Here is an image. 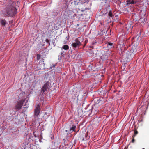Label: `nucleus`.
<instances>
[{
    "label": "nucleus",
    "instance_id": "obj_2",
    "mask_svg": "<svg viewBox=\"0 0 149 149\" xmlns=\"http://www.w3.org/2000/svg\"><path fill=\"white\" fill-rule=\"evenodd\" d=\"M25 101V100L24 99L22 100L19 101L15 106V108L17 110L20 109L23 105V103Z\"/></svg>",
    "mask_w": 149,
    "mask_h": 149
},
{
    "label": "nucleus",
    "instance_id": "obj_14",
    "mask_svg": "<svg viewBox=\"0 0 149 149\" xmlns=\"http://www.w3.org/2000/svg\"><path fill=\"white\" fill-rule=\"evenodd\" d=\"M138 133V132L136 130H135L134 131V134L133 135V137H134Z\"/></svg>",
    "mask_w": 149,
    "mask_h": 149
},
{
    "label": "nucleus",
    "instance_id": "obj_23",
    "mask_svg": "<svg viewBox=\"0 0 149 149\" xmlns=\"http://www.w3.org/2000/svg\"><path fill=\"white\" fill-rule=\"evenodd\" d=\"M144 149V148H143V149Z\"/></svg>",
    "mask_w": 149,
    "mask_h": 149
},
{
    "label": "nucleus",
    "instance_id": "obj_15",
    "mask_svg": "<svg viewBox=\"0 0 149 149\" xmlns=\"http://www.w3.org/2000/svg\"><path fill=\"white\" fill-rule=\"evenodd\" d=\"M41 56L40 55L38 54L37 55V59L39 60L40 59V57Z\"/></svg>",
    "mask_w": 149,
    "mask_h": 149
},
{
    "label": "nucleus",
    "instance_id": "obj_9",
    "mask_svg": "<svg viewBox=\"0 0 149 149\" xmlns=\"http://www.w3.org/2000/svg\"><path fill=\"white\" fill-rule=\"evenodd\" d=\"M69 49V47L67 45H65L61 47V49H64L65 50H68Z\"/></svg>",
    "mask_w": 149,
    "mask_h": 149
},
{
    "label": "nucleus",
    "instance_id": "obj_8",
    "mask_svg": "<svg viewBox=\"0 0 149 149\" xmlns=\"http://www.w3.org/2000/svg\"><path fill=\"white\" fill-rule=\"evenodd\" d=\"M107 58L108 56L105 54L103 55L100 57V59L102 61L107 59Z\"/></svg>",
    "mask_w": 149,
    "mask_h": 149
},
{
    "label": "nucleus",
    "instance_id": "obj_16",
    "mask_svg": "<svg viewBox=\"0 0 149 149\" xmlns=\"http://www.w3.org/2000/svg\"><path fill=\"white\" fill-rule=\"evenodd\" d=\"M112 45H113V43H112L108 42V44H107V45L108 46H112Z\"/></svg>",
    "mask_w": 149,
    "mask_h": 149
},
{
    "label": "nucleus",
    "instance_id": "obj_17",
    "mask_svg": "<svg viewBox=\"0 0 149 149\" xmlns=\"http://www.w3.org/2000/svg\"><path fill=\"white\" fill-rule=\"evenodd\" d=\"M134 137H133V139H132V142H134Z\"/></svg>",
    "mask_w": 149,
    "mask_h": 149
},
{
    "label": "nucleus",
    "instance_id": "obj_5",
    "mask_svg": "<svg viewBox=\"0 0 149 149\" xmlns=\"http://www.w3.org/2000/svg\"><path fill=\"white\" fill-rule=\"evenodd\" d=\"M50 86V84L49 82H47L41 88V92L44 93L45 91L48 89Z\"/></svg>",
    "mask_w": 149,
    "mask_h": 149
},
{
    "label": "nucleus",
    "instance_id": "obj_11",
    "mask_svg": "<svg viewBox=\"0 0 149 149\" xmlns=\"http://www.w3.org/2000/svg\"><path fill=\"white\" fill-rule=\"evenodd\" d=\"M0 22L1 25H5L6 24V21L5 20L2 19L0 21Z\"/></svg>",
    "mask_w": 149,
    "mask_h": 149
},
{
    "label": "nucleus",
    "instance_id": "obj_21",
    "mask_svg": "<svg viewBox=\"0 0 149 149\" xmlns=\"http://www.w3.org/2000/svg\"><path fill=\"white\" fill-rule=\"evenodd\" d=\"M107 13V12H106L105 13V14H106Z\"/></svg>",
    "mask_w": 149,
    "mask_h": 149
},
{
    "label": "nucleus",
    "instance_id": "obj_22",
    "mask_svg": "<svg viewBox=\"0 0 149 149\" xmlns=\"http://www.w3.org/2000/svg\"><path fill=\"white\" fill-rule=\"evenodd\" d=\"M91 3L90 4V6H91Z\"/></svg>",
    "mask_w": 149,
    "mask_h": 149
},
{
    "label": "nucleus",
    "instance_id": "obj_20",
    "mask_svg": "<svg viewBox=\"0 0 149 149\" xmlns=\"http://www.w3.org/2000/svg\"><path fill=\"white\" fill-rule=\"evenodd\" d=\"M54 67L55 66V64L52 65Z\"/></svg>",
    "mask_w": 149,
    "mask_h": 149
},
{
    "label": "nucleus",
    "instance_id": "obj_19",
    "mask_svg": "<svg viewBox=\"0 0 149 149\" xmlns=\"http://www.w3.org/2000/svg\"><path fill=\"white\" fill-rule=\"evenodd\" d=\"M77 16V15L75 14H74V15H73V17H76Z\"/></svg>",
    "mask_w": 149,
    "mask_h": 149
},
{
    "label": "nucleus",
    "instance_id": "obj_12",
    "mask_svg": "<svg viewBox=\"0 0 149 149\" xmlns=\"http://www.w3.org/2000/svg\"><path fill=\"white\" fill-rule=\"evenodd\" d=\"M108 15L109 17L110 18H111L112 17V13L111 10H109V13Z\"/></svg>",
    "mask_w": 149,
    "mask_h": 149
},
{
    "label": "nucleus",
    "instance_id": "obj_4",
    "mask_svg": "<svg viewBox=\"0 0 149 149\" xmlns=\"http://www.w3.org/2000/svg\"><path fill=\"white\" fill-rule=\"evenodd\" d=\"M81 45V43L79 40L77 39H76L75 42L71 45L72 47L73 48H76L78 47H79Z\"/></svg>",
    "mask_w": 149,
    "mask_h": 149
},
{
    "label": "nucleus",
    "instance_id": "obj_3",
    "mask_svg": "<svg viewBox=\"0 0 149 149\" xmlns=\"http://www.w3.org/2000/svg\"><path fill=\"white\" fill-rule=\"evenodd\" d=\"M40 110V106L38 104L36 107L34 112V116L35 118L37 117L39 114Z\"/></svg>",
    "mask_w": 149,
    "mask_h": 149
},
{
    "label": "nucleus",
    "instance_id": "obj_18",
    "mask_svg": "<svg viewBox=\"0 0 149 149\" xmlns=\"http://www.w3.org/2000/svg\"><path fill=\"white\" fill-rule=\"evenodd\" d=\"M45 41L47 42H49V40H48V39H46V40H45Z\"/></svg>",
    "mask_w": 149,
    "mask_h": 149
},
{
    "label": "nucleus",
    "instance_id": "obj_13",
    "mask_svg": "<svg viewBox=\"0 0 149 149\" xmlns=\"http://www.w3.org/2000/svg\"><path fill=\"white\" fill-rule=\"evenodd\" d=\"M68 11H63V13L65 15V16H66L68 14Z\"/></svg>",
    "mask_w": 149,
    "mask_h": 149
},
{
    "label": "nucleus",
    "instance_id": "obj_6",
    "mask_svg": "<svg viewBox=\"0 0 149 149\" xmlns=\"http://www.w3.org/2000/svg\"><path fill=\"white\" fill-rule=\"evenodd\" d=\"M88 2H89V1H86V2H84L83 3H81L80 2H78L77 4L79 5V9L81 10V11H84L85 9H86V8L85 7V8H84L82 9L81 8V7L82 6H84L86 4H88Z\"/></svg>",
    "mask_w": 149,
    "mask_h": 149
},
{
    "label": "nucleus",
    "instance_id": "obj_1",
    "mask_svg": "<svg viewBox=\"0 0 149 149\" xmlns=\"http://www.w3.org/2000/svg\"><path fill=\"white\" fill-rule=\"evenodd\" d=\"M17 9L14 7L10 6L7 7L6 8V14H5V16H12L17 13Z\"/></svg>",
    "mask_w": 149,
    "mask_h": 149
},
{
    "label": "nucleus",
    "instance_id": "obj_10",
    "mask_svg": "<svg viewBox=\"0 0 149 149\" xmlns=\"http://www.w3.org/2000/svg\"><path fill=\"white\" fill-rule=\"evenodd\" d=\"M76 127L75 126L73 125L72 127L70 128V132H71V131H75Z\"/></svg>",
    "mask_w": 149,
    "mask_h": 149
},
{
    "label": "nucleus",
    "instance_id": "obj_7",
    "mask_svg": "<svg viewBox=\"0 0 149 149\" xmlns=\"http://www.w3.org/2000/svg\"><path fill=\"white\" fill-rule=\"evenodd\" d=\"M127 5L129 6H130L132 4H135L136 2L134 1L133 0H128L127 1Z\"/></svg>",
    "mask_w": 149,
    "mask_h": 149
}]
</instances>
